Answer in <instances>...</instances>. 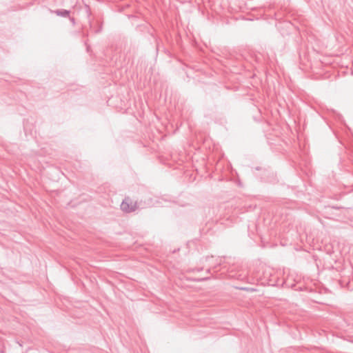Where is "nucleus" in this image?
<instances>
[{
	"instance_id": "1",
	"label": "nucleus",
	"mask_w": 353,
	"mask_h": 353,
	"mask_svg": "<svg viewBox=\"0 0 353 353\" xmlns=\"http://www.w3.org/2000/svg\"><path fill=\"white\" fill-rule=\"evenodd\" d=\"M137 208V203H134L129 197L125 198L121 204V209L125 212H134Z\"/></svg>"
},
{
	"instance_id": "2",
	"label": "nucleus",
	"mask_w": 353,
	"mask_h": 353,
	"mask_svg": "<svg viewBox=\"0 0 353 353\" xmlns=\"http://www.w3.org/2000/svg\"><path fill=\"white\" fill-rule=\"evenodd\" d=\"M55 13L57 16L62 17H69L70 12L67 10L61 9V10H57L53 12Z\"/></svg>"
},
{
	"instance_id": "3",
	"label": "nucleus",
	"mask_w": 353,
	"mask_h": 353,
	"mask_svg": "<svg viewBox=\"0 0 353 353\" xmlns=\"http://www.w3.org/2000/svg\"><path fill=\"white\" fill-rule=\"evenodd\" d=\"M234 287L236 289L243 290V287H239V286H234Z\"/></svg>"
},
{
	"instance_id": "4",
	"label": "nucleus",
	"mask_w": 353,
	"mask_h": 353,
	"mask_svg": "<svg viewBox=\"0 0 353 353\" xmlns=\"http://www.w3.org/2000/svg\"><path fill=\"white\" fill-rule=\"evenodd\" d=\"M70 20H71V22H73V23L74 22V18H71Z\"/></svg>"
}]
</instances>
